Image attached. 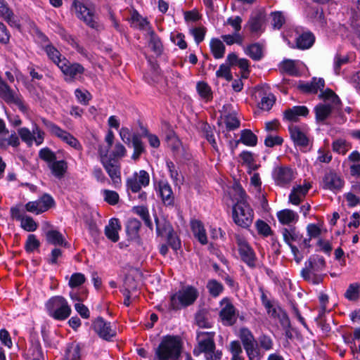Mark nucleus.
Returning <instances> with one entry per match:
<instances>
[{"mask_svg":"<svg viewBox=\"0 0 360 360\" xmlns=\"http://www.w3.org/2000/svg\"><path fill=\"white\" fill-rule=\"evenodd\" d=\"M180 355V343L172 336H166L155 349L154 360H176Z\"/></svg>","mask_w":360,"mask_h":360,"instance_id":"nucleus-4","label":"nucleus"},{"mask_svg":"<svg viewBox=\"0 0 360 360\" xmlns=\"http://www.w3.org/2000/svg\"><path fill=\"white\" fill-rule=\"evenodd\" d=\"M0 97L8 104H14L18 107L22 112L27 110V105L24 103L21 96L18 91L13 90L10 86L2 80L0 82Z\"/></svg>","mask_w":360,"mask_h":360,"instance_id":"nucleus-8","label":"nucleus"},{"mask_svg":"<svg viewBox=\"0 0 360 360\" xmlns=\"http://www.w3.org/2000/svg\"><path fill=\"white\" fill-rule=\"evenodd\" d=\"M46 239L47 243L53 245L69 246L63 236L56 230L51 229L46 231Z\"/></svg>","mask_w":360,"mask_h":360,"instance_id":"nucleus-23","label":"nucleus"},{"mask_svg":"<svg viewBox=\"0 0 360 360\" xmlns=\"http://www.w3.org/2000/svg\"><path fill=\"white\" fill-rule=\"evenodd\" d=\"M167 141L174 151H177L180 148L181 146V143L179 138L176 136V134L173 131H170L167 135Z\"/></svg>","mask_w":360,"mask_h":360,"instance_id":"nucleus-57","label":"nucleus"},{"mask_svg":"<svg viewBox=\"0 0 360 360\" xmlns=\"http://www.w3.org/2000/svg\"><path fill=\"white\" fill-rule=\"evenodd\" d=\"M230 352L232 355L231 360H245L242 356L243 350L238 341H232L230 343Z\"/></svg>","mask_w":360,"mask_h":360,"instance_id":"nucleus-45","label":"nucleus"},{"mask_svg":"<svg viewBox=\"0 0 360 360\" xmlns=\"http://www.w3.org/2000/svg\"><path fill=\"white\" fill-rule=\"evenodd\" d=\"M343 186V181L334 172L326 174L323 178V188L330 190H340Z\"/></svg>","mask_w":360,"mask_h":360,"instance_id":"nucleus-20","label":"nucleus"},{"mask_svg":"<svg viewBox=\"0 0 360 360\" xmlns=\"http://www.w3.org/2000/svg\"><path fill=\"white\" fill-rule=\"evenodd\" d=\"M240 142L248 146H255L257 143V138L251 130L244 129L241 131L240 138L235 142L233 149L236 148Z\"/></svg>","mask_w":360,"mask_h":360,"instance_id":"nucleus-25","label":"nucleus"},{"mask_svg":"<svg viewBox=\"0 0 360 360\" xmlns=\"http://www.w3.org/2000/svg\"><path fill=\"white\" fill-rule=\"evenodd\" d=\"M95 332L102 338L109 340L116 335V332L111 328L110 323L106 322L102 317H98L92 324Z\"/></svg>","mask_w":360,"mask_h":360,"instance_id":"nucleus-16","label":"nucleus"},{"mask_svg":"<svg viewBox=\"0 0 360 360\" xmlns=\"http://www.w3.org/2000/svg\"><path fill=\"white\" fill-rule=\"evenodd\" d=\"M53 174L58 178L63 176L66 170V163L63 160L53 161L50 166Z\"/></svg>","mask_w":360,"mask_h":360,"instance_id":"nucleus-43","label":"nucleus"},{"mask_svg":"<svg viewBox=\"0 0 360 360\" xmlns=\"http://www.w3.org/2000/svg\"><path fill=\"white\" fill-rule=\"evenodd\" d=\"M65 360H80V347L78 345H72L68 347Z\"/></svg>","mask_w":360,"mask_h":360,"instance_id":"nucleus-54","label":"nucleus"},{"mask_svg":"<svg viewBox=\"0 0 360 360\" xmlns=\"http://www.w3.org/2000/svg\"><path fill=\"white\" fill-rule=\"evenodd\" d=\"M273 177L278 186H284L294 179V172L288 167L281 166L274 169Z\"/></svg>","mask_w":360,"mask_h":360,"instance_id":"nucleus-17","label":"nucleus"},{"mask_svg":"<svg viewBox=\"0 0 360 360\" xmlns=\"http://www.w3.org/2000/svg\"><path fill=\"white\" fill-rule=\"evenodd\" d=\"M246 53L253 60H259L262 57V49L259 44H253L247 48Z\"/></svg>","mask_w":360,"mask_h":360,"instance_id":"nucleus-44","label":"nucleus"},{"mask_svg":"<svg viewBox=\"0 0 360 360\" xmlns=\"http://www.w3.org/2000/svg\"><path fill=\"white\" fill-rule=\"evenodd\" d=\"M264 20V15L262 13H257L250 18L247 26L251 32L257 33L262 32Z\"/></svg>","mask_w":360,"mask_h":360,"instance_id":"nucleus-26","label":"nucleus"},{"mask_svg":"<svg viewBox=\"0 0 360 360\" xmlns=\"http://www.w3.org/2000/svg\"><path fill=\"white\" fill-rule=\"evenodd\" d=\"M258 343L259 348L269 351L273 347V340L271 338L266 335H262L258 338Z\"/></svg>","mask_w":360,"mask_h":360,"instance_id":"nucleus-60","label":"nucleus"},{"mask_svg":"<svg viewBox=\"0 0 360 360\" xmlns=\"http://www.w3.org/2000/svg\"><path fill=\"white\" fill-rule=\"evenodd\" d=\"M216 75L217 77H224L227 81H231L233 79L230 67L226 64H221L219 66V70L216 72Z\"/></svg>","mask_w":360,"mask_h":360,"instance_id":"nucleus-58","label":"nucleus"},{"mask_svg":"<svg viewBox=\"0 0 360 360\" xmlns=\"http://www.w3.org/2000/svg\"><path fill=\"white\" fill-rule=\"evenodd\" d=\"M101 164L112 180L115 187H118L122 181L121 165L118 160L109 157L108 160H102Z\"/></svg>","mask_w":360,"mask_h":360,"instance_id":"nucleus-12","label":"nucleus"},{"mask_svg":"<svg viewBox=\"0 0 360 360\" xmlns=\"http://www.w3.org/2000/svg\"><path fill=\"white\" fill-rule=\"evenodd\" d=\"M131 145L134 148V153L131 158L134 160H137L140 158L141 155L145 152V148L143 142L138 134H133L131 137Z\"/></svg>","mask_w":360,"mask_h":360,"instance_id":"nucleus-32","label":"nucleus"},{"mask_svg":"<svg viewBox=\"0 0 360 360\" xmlns=\"http://www.w3.org/2000/svg\"><path fill=\"white\" fill-rule=\"evenodd\" d=\"M210 49L215 58L219 59L224 57L225 46L219 39H212L210 41Z\"/></svg>","mask_w":360,"mask_h":360,"instance_id":"nucleus-33","label":"nucleus"},{"mask_svg":"<svg viewBox=\"0 0 360 360\" xmlns=\"http://www.w3.org/2000/svg\"><path fill=\"white\" fill-rule=\"evenodd\" d=\"M131 20L135 26L140 30H148L149 32L151 30L148 21L142 18L138 13H134L131 16Z\"/></svg>","mask_w":360,"mask_h":360,"instance_id":"nucleus-41","label":"nucleus"},{"mask_svg":"<svg viewBox=\"0 0 360 360\" xmlns=\"http://www.w3.org/2000/svg\"><path fill=\"white\" fill-rule=\"evenodd\" d=\"M240 338L242 341L243 345L245 347L257 342L252 333L248 328H243L240 330Z\"/></svg>","mask_w":360,"mask_h":360,"instance_id":"nucleus-40","label":"nucleus"},{"mask_svg":"<svg viewBox=\"0 0 360 360\" xmlns=\"http://www.w3.org/2000/svg\"><path fill=\"white\" fill-rule=\"evenodd\" d=\"M308 235L309 236V239H304V243L305 246L309 247V242L310 241L311 238H317L321 234V229L314 224H310L307 226V228Z\"/></svg>","mask_w":360,"mask_h":360,"instance_id":"nucleus-52","label":"nucleus"},{"mask_svg":"<svg viewBox=\"0 0 360 360\" xmlns=\"http://www.w3.org/2000/svg\"><path fill=\"white\" fill-rule=\"evenodd\" d=\"M333 150L340 154H345L348 150L347 142L343 139H338L333 141Z\"/></svg>","mask_w":360,"mask_h":360,"instance_id":"nucleus-64","label":"nucleus"},{"mask_svg":"<svg viewBox=\"0 0 360 360\" xmlns=\"http://www.w3.org/2000/svg\"><path fill=\"white\" fill-rule=\"evenodd\" d=\"M55 204L53 198L49 194H44L40 198L35 201H31L25 205L27 212L39 214L47 211Z\"/></svg>","mask_w":360,"mask_h":360,"instance_id":"nucleus-11","label":"nucleus"},{"mask_svg":"<svg viewBox=\"0 0 360 360\" xmlns=\"http://www.w3.org/2000/svg\"><path fill=\"white\" fill-rule=\"evenodd\" d=\"M41 120L51 134L60 138L70 146L75 148H77L79 146V141L69 132L62 129L58 126L45 118H41Z\"/></svg>","mask_w":360,"mask_h":360,"instance_id":"nucleus-10","label":"nucleus"},{"mask_svg":"<svg viewBox=\"0 0 360 360\" xmlns=\"http://www.w3.org/2000/svg\"><path fill=\"white\" fill-rule=\"evenodd\" d=\"M45 51L46 52L49 58L53 60L54 63L59 68L60 64L62 63L63 58L60 52L52 45L49 44L45 46Z\"/></svg>","mask_w":360,"mask_h":360,"instance_id":"nucleus-39","label":"nucleus"},{"mask_svg":"<svg viewBox=\"0 0 360 360\" xmlns=\"http://www.w3.org/2000/svg\"><path fill=\"white\" fill-rule=\"evenodd\" d=\"M0 16L8 22L13 18V11L8 8L4 0H0Z\"/></svg>","mask_w":360,"mask_h":360,"instance_id":"nucleus-51","label":"nucleus"},{"mask_svg":"<svg viewBox=\"0 0 360 360\" xmlns=\"http://www.w3.org/2000/svg\"><path fill=\"white\" fill-rule=\"evenodd\" d=\"M282 234L284 238V240L288 244L290 245V243L293 241H296L299 239V234L296 233L295 228H284L282 230Z\"/></svg>","mask_w":360,"mask_h":360,"instance_id":"nucleus-49","label":"nucleus"},{"mask_svg":"<svg viewBox=\"0 0 360 360\" xmlns=\"http://www.w3.org/2000/svg\"><path fill=\"white\" fill-rule=\"evenodd\" d=\"M30 350L32 352V360H44L42 349L38 340H33L32 342Z\"/></svg>","mask_w":360,"mask_h":360,"instance_id":"nucleus-48","label":"nucleus"},{"mask_svg":"<svg viewBox=\"0 0 360 360\" xmlns=\"http://www.w3.org/2000/svg\"><path fill=\"white\" fill-rule=\"evenodd\" d=\"M59 68L62 72L68 77L66 81L72 82L79 79L84 73V68L79 63H71L65 58H63L62 63L60 64Z\"/></svg>","mask_w":360,"mask_h":360,"instance_id":"nucleus-13","label":"nucleus"},{"mask_svg":"<svg viewBox=\"0 0 360 360\" xmlns=\"http://www.w3.org/2000/svg\"><path fill=\"white\" fill-rule=\"evenodd\" d=\"M150 46L152 50L158 54H160L162 51V45L159 37L155 34L153 30H150Z\"/></svg>","mask_w":360,"mask_h":360,"instance_id":"nucleus-50","label":"nucleus"},{"mask_svg":"<svg viewBox=\"0 0 360 360\" xmlns=\"http://www.w3.org/2000/svg\"><path fill=\"white\" fill-rule=\"evenodd\" d=\"M226 127L229 130H233L239 127L240 121L233 114H229L225 117Z\"/></svg>","mask_w":360,"mask_h":360,"instance_id":"nucleus-59","label":"nucleus"},{"mask_svg":"<svg viewBox=\"0 0 360 360\" xmlns=\"http://www.w3.org/2000/svg\"><path fill=\"white\" fill-rule=\"evenodd\" d=\"M214 335V332H198V347L194 349V353L198 349V353H205L207 360H220L222 353L221 351L215 350Z\"/></svg>","mask_w":360,"mask_h":360,"instance_id":"nucleus-3","label":"nucleus"},{"mask_svg":"<svg viewBox=\"0 0 360 360\" xmlns=\"http://www.w3.org/2000/svg\"><path fill=\"white\" fill-rule=\"evenodd\" d=\"M249 360H261L263 354L261 352L260 348L258 347L257 342L248 346L244 348Z\"/></svg>","mask_w":360,"mask_h":360,"instance_id":"nucleus-37","label":"nucleus"},{"mask_svg":"<svg viewBox=\"0 0 360 360\" xmlns=\"http://www.w3.org/2000/svg\"><path fill=\"white\" fill-rule=\"evenodd\" d=\"M134 210L141 217V219L144 221L145 224L150 229H152L153 224L150 219L148 208L144 206H137L134 207Z\"/></svg>","mask_w":360,"mask_h":360,"instance_id":"nucleus-46","label":"nucleus"},{"mask_svg":"<svg viewBox=\"0 0 360 360\" xmlns=\"http://www.w3.org/2000/svg\"><path fill=\"white\" fill-rule=\"evenodd\" d=\"M240 199L233 206L232 217L233 221L242 228H248L253 221V210L246 202L245 193L241 188H238Z\"/></svg>","mask_w":360,"mask_h":360,"instance_id":"nucleus-1","label":"nucleus"},{"mask_svg":"<svg viewBox=\"0 0 360 360\" xmlns=\"http://www.w3.org/2000/svg\"><path fill=\"white\" fill-rule=\"evenodd\" d=\"M325 267L326 262L323 257L318 255L311 256L306 263V267L302 270L301 276L305 281L312 284H319L326 276L321 273Z\"/></svg>","mask_w":360,"mask_h":360,"instance_id":"nucleus-2","label":"nucleus"},{"mask_svg":"<svg viewBox=\"0 0 360 360\" xmlns=\"http://www.w3.org/2000/svg\"><path fill=\"white\" fill-rule=\"evenodd\" d=\"M360 284L355 283L350 284L345 292V297L350 301H356L359 299L360 293Z\"/></svg>","mask_w":360,"mask_h":360,"instance_id":"nucleus-42","label":"nucleus"},{"mask_svg":"<svg viewBox=\"0 0 360 360\" xmlns=\"http://www.w3.org/2000/svg\"><path fill=\"white\" fill-rule=\"evenodd\" d=\"M289 131L291 139L296 145L304 147L308 145V138L298 127L292 125L289 127Z\"/></svg>","mask_w":360,"mask_h":360,"instance_id":"nucleus-24","label":"nucleus"},{"mask_svg":"<svg viewBox=\"0 0 360 360\" xmlns=\"http://www.w3.org/2000/svg\"><path fill=\"white\" fill-rule=\"evenodd\" d=\"M40 243L34 235L30 234L28 236L25 243V250L27 252H33L34 250L37 249Z\"/></svg>","mask_w":360,"mask_h":360,"instance_id":"nucleus-62","label":"nucleus"},{"mask_svg":"<svg viewBox=\"0 0 360 360\" xmlns=\"http://www.w3.org/2000/svg\"><path fill=\"white\" fill-rule=\"evenodd\" d=\"M276 101V98L272 94H269L262 98L261 102L259 104L262 110H269Z\"/></svg>","mask_w":360,"mask_h":360,"instance_id":"nucleus-53","label":"nucleus"},{"mask_svg":"<svg viewBox=\"0 0 360 360\" xmlns=\"http://www.w3.org/2000/svg\"><path fill=\"white\" fill-rule=\"evenodd\" d=\"M191 229L194 236L198 238L199 242L202 244H207V238L206 232L202 222L199 220H193L191 221Z\"/></svg>","mask_w":360,"mask_h":360,"instance_id":"nucleus-27","label":"nucleus"},{"mask_svg":"<svg viewBox=\"0 0 360 360\" xmlns=\"http://www.w3.org/2000/svg\"><path fill=\"white\" fill-rule=\"evenodd\" d=\"M76 10L77 16L91 28L98 29V23L95 13V6L91 2L86 4L74 1L73 4Z\"/></svg>","mask_w":360,"mask_h":360,"instance_id":"nucleus-7","label":"nucleus"},{"mask_svg":"<svg viewBox=\"0 0 360 360\" xmlns=\"http://www.w3.org/2000/svg\"><path fill=\"white\" fill-rule=\"evenodd\" d=\"M308 114L309 110L306 106H294L284 112V118L290 122H297L299 116L305 117Z\"/></svg>","mask_w":360,"mask_h":360,"instance_id":"nucleus-22","label":"nucleus"},{"mask_svg":"<svg viewBox=\"0 0 360 360\" xmlns=\"http://www.w3.org/2000/svg\"><path fill=\"white\" fill-rule=\"evenodd\" d=\"M86 281V278L84 274L81 273L73 274L69 281V285L70 288H76L82 285Z\"/></svg>","mask_w":360,"mask_h":360,"instance_id":"nucleus-56","label":"nucleus"},{"mask_svg":"<svg viewBox=\"0 0 360 360\" xmlns=\"http://www.w3.org/2000/svg\"><path fill=\"white\" fill-rule=\"evenodd\" d=\"M340 107L332 105L329 103H320L314 108L316 120L317 122H324L331 114L332 111Z\"/></svg>","mask_w":360,"mask_h":360,"instance_id":"nucleus-19","label":"nucleus"},{"mask_svg":"<svg viewBox=\"0 0 360 360\" xmlns=\"http://www.w3.org/2000/svg\"><path fill=\"white\" fill-rule=\"evenodd\" d=\"M155 221L156 224V231L158 236L165 237L173 232L174 229L171 224L165 219H160L155 217Z\"/></svg>","mask_w":360,"mask_h":360,"instance_id":"nucleus-31","label":"nucleus"},{"mask_svg":"<svg viewBox=\"0 0 360 360\" xmlns=\"http://www.w3.org/2000/svg\"><path fill=\"white\" fill-rule=\"evenodd\" d=\"M238 251L242 260L250 267L255 266L256 257L252 249L248 245L246 240L239 236L236 237Z\"/></svg>","mask_w":360,"mask_h":360,"instance_id":"nucleus-14","label":"nucleus"},{"mask_svg":"<svg viewBox=\"0 0 360 360\" xmlns=\"http://www.w3.org/2000/svg\"><path fill=\"white\" fill-rule=\"evenodd\" d=\"M46 306L50 316L56 320H65L71 313L68 302L61 296L53 297Z\"/></svg>","mask_w":360,"mask_h":360,"instance_id":"nucleus-6","label":"nucleus"},{"mask_svg":"<svg viewBox=\"0 0 360 360\" xmlns=\"http://www.w3.org/2000/svg\"><path fill=\"white\" fill-rule=\"evenodd\" d=\"M155 188L162 202L166 206H173L174 204V195L169 184L166 181H159Z\"/></svg>","mask_w":360,"mask_h":360,"instance_id":"nucleus-15","label":"nucleus"},{"mask_svg":"<svg viewBox=\"0 0 360 360\" xmlns=\"http://www.w3.org/2000/svg\"><path fill=\"white\" fill-rule=\"evenodd\" d=\"M198 290L193 287H187L179 290L170 297L169 309L178 310L181 307H188L196 300Z\"/></svg>","mask_w":360,"mask_h":360,"instance_id":"nucleus-5","label":"nucleus"},{"mask_svg":"<svg viewBox=\"0 0 360 360\" xmlns=\"http://www.w3.org/2000/svg\"><path fill=\"white\" fill-rule=\"evenodd\" d=\"M221 319L228 325H232L236 321L235 309L232 304L227 303L220 311Z\"/></svg>","mask_w":360,"mask_h":360,"instance_id":"nucleus-29","label":"nucleus"},{"mask_svg":"<svg viewBox=\"0 0 360 360\" xmlns=\"http://www.w3.org/2000/svg\"><path fill=\"white\" fill-rule=\"evenodd\" d=\"M121 229V225L117 219H111L108 224L105 227L106 237L113 243L119 240L118 231Z\"/></svg>","mask_w":360,"mask_h":360,"instance_id":"nucleus-21","label":"nucleus"},{"mask_svg":"<svg viewBox=\"0 0 360 360\" xmlns=\"http://www.w3.org/2000/svg\"><path fill=\"white\" fill-rule=\"evenodd\" d=\"M314 36L311 32H304L296 39L297 47L300 49L310 48L314 42Z\"/></svg>","mask_w":360,"mask_h":360,"instance_id":"nucleus-30","label":"nucleus"},{"mask_svg":"<svg viewBox=\"0 0 360 360\" xmlns=\"http://www.w3.org/2000/svg\"><path fill=\"white\" fill-rule=\"evenodd\" d=\"M321 93L319 97L323 100H328L330 101V103L332 105L340 107L341 104L340 99L339 97L330 89H327L326 91H321Z\"/></svg>","mask_w":360,"mask_h":360,"instance_id":"nucleus-36","label":"nucleus"},{"mask_svg":"<svg viewBox=\"0 0 360 360\" xmlns=\"http://www.w3.org/2000/svg\"><path fill=\"white\" fill-rule=\"evenodd\" d=\"M196 89L200 96L206 101L212 99V91L210 86L205 82L197 83Z\"/></svg>","mask_w":360,"mask_h":360,"instance_id":"nucleus-34","label":"nucleus"},{"mask_svg":"<svg viewBox=\"0 0 360 360\" xmlns=\"http://www.w3.org/2000/svg\"><path fill=\"white\" fill-rule=\"evenodd\" d=\"M207 288L213 297H217L224 290L223 285L214 279L207 282Z\"/></svg>","mask_w":360,"mask_h":360,"instance_id":"nucleus-47","label":"nucleus"},{"mask_svg":"<svg viewBox=\"0 0 360 360\" xmlns=\"http://www.w3.org/2000/svg\"><path fill=\"white\" fill-rule=\"evenodd\" d=\"M150 176L145 170H140L139 172H134V174L127 178L126 186L127 191L132 193H139L141 191L142 187L149 185Z\"/></svg>","mask_w":360,"mask_h":360,"instance_id":"nucleus-9","label":"nucleus"},{"mask_svg":"<svg viewBox=\"0 0 360 360\" xmlns=\"http://www.w3.org/2000/svg\"><path fill=\"white\" fill-rule=\"evenodd\" d=\"M105 200L110 205H116L119 201V195L117 192L110 190L103 191Z\"/></svg>","mask_w":360,"mask_h":360,"instance_id":"nucleus-61","label":"nucleus"},{"mask_svg":"<svg viewBox=\"0 0 360 360\" xmlns=\"http://www.w3.org/2000/svg\"><path fill=\"white\" fill-rule=\"evenodd\" d=\"M20 221L21 227L27 231H34L37 228V224L30 217H23Z\"/></svg>","mask_w":360,"mask_h":360,"instance_id":"nucleus-55","label":"nucleus"},{"mask_svg":"<svg viewBox=\"0 0 360 360\" xmlns=\"http://www.w3.org/2000/svg\"><path fill=\"white\" fill-rule=\"evenodd\" d=\"M278 218L283 224H289L295 221L297 215L295 212L290 210H283L278 212Z\"/></svg>","mask_w":360,"mask_h":360,"instance_id":"nucleus-35","label":"nucleus"},{"mask_svg":"<svg viewBox=\"0 0 360 360\" xmlns=\"http://www.w3.org/2000/svg\"><path fill=\"white\" fill-rule=\"evenodd\" d=\"M281 70L288 74L289 75L296 76L298 75V70L296 67L295 62L292 60H284L280 65Z\"/></svg>","mask_w":360,"mask_h":360,"instance_id":"nucleus-38","label":"nucleus"},{"mask_svg":"<svg viewBox=\"0 0 360 360\" xmlns=\"http://www.w3.org/2000/svg\"><path fill=\"white\" fill-rule=\"evenodd\" d=\"M272 25L274 29H281L285 22V18L281 12H274L271 13Z\"/></svg>","mask_w":360,"mask_h":360,"instance_id":"nucleus-63","label":"nucleus"},{"mask_svg":"<svg viewBox=\"0 0 360 360\" xmlns=\"http://www.w3.org/2000/svg\"><path fill=\"white\" fill-rule=\"evenodd\" d=\"M141 222L136 219H129L126 224V232L130 240L139 238Z\"/></svg>","mask_w":360,"mask_h":360,"instance_id":"nucleus-28","label":"nucleus"},{"mask_svg":"<svg viewBox=\"0 0 360 360\" xmlns=\"http://www.w3.org/2000/svg\"><path fill=\"white\" fill-rule=\"evenodd\" d=\"M324 86L325 81L323 78L313 77L310 82L300 84L298 89L304 93L316 94L319 90L322 91Z\"/></svg>","mask_w":360,"mask_h":360,"instance_id":"nucleus-18","label":"nucleus"}]
</instances>
